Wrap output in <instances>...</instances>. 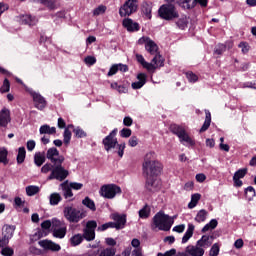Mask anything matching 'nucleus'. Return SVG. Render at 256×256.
Returning <instances> with one entry per match:
<instances>
[{"label":"nucleus","mask_w":256,"mask_h":256,"mask_svg":"<svg viewBox=\"0 0 256 256\" xmlns=\"http://www.w3.org/2000/svg\"><path fill=\"white\" fill-rule=\"evenodd\" d=\"M53 169H55V164L46 163L41 168V173L47 175V173H53Z\"/></svg>","instance_id":"49"},{"label":"nucleus","mask_w":256,"mask_h":256,"mask_svg":"<svg viewBox=\"0 0 256 256\" xmlns=\"http://www.w3.org/2000/svg\"><path fill=\"white\" fill-rule=\"evenodd\" d=\"M73 132L75 133L76 137H78L79 139L83 137H87V133H85V131H83V129L79 127L75 128Z\"/></svg>","instance_id":"60"},{"label":"nucleus","mask_w":256,"mask_h":256,"mask_svg":"<svg viewBox=\"0 0 256 256\" xmlns=\"http://www.w3.org/2000/svg\"><path fill=\"white\" fill-rule=\"evenodd\" d=\"M219 244L215 243L214 245H212L211 249H210V252H209V255L210 256H217L219 255Z\"/></svg>","instance_id":"59"},{"label":"nucleus","mask_w":256,"mask_h":256,"mask_svg":"<svg viewBox=\"0 0 256 256\" xmlns=\"http://www.w3.org/2000/svg\"><path fill=\"white\" fill-rule=\"evenodd\" d=\"M34 163L37 167H41L45 163V152H36L34 155Z\"/></svg>","instance_id":"33"},{"label":"nucleus","mask_w":256,"mask_h":256,"mask_svg":"<svg viewBox=\"0 0 256 256\" xmlns=\"http://www.w3.org/2000/svg\"><path fill=\"white\" fill-rule=\"evenodd\" d=\"M205 115L206 118L204 124L200 129V133H205V131H207V129H209V127L211 126V112H209V110H205Z\"/></svg>","instance_id":"31"},{"label":"nucleus","mask_w":256,"mask_h":256,"mask_svg":"<svg viewBox=\"0 0 256 256\" xmlns=\"http://www.w3.org/2000/svg\"><path fill=\"white\" fill-rule=\"evenodd\" d=\"M118 131L119 130L117 128L112 130L109 133V135H107L102 140V144L104 145V149H105V151H107V153H109V151H111L112 149H115L117 147V149H118L117 154L119 155V157H123L124 152H125V143L119 144V141L117 140Z\"/></svg>","instance_id":"1"},{"label":"nucleus","mask_w":256,"mask_h":256,"mask_svg":"<svg viewBox=\"0 0 256 256\" xmlns=\"http://www.w3.org/2000/svg\"><path fill=\"white\" fill-rule=\"evenodd\" d=\"M106 11H107V6L100 5L93 10V15L97 17L99 15H103V13H105Z\"/></svg>","instance_id":"52"},{"label":"nucleus","mask_w":256,"mask_h":256,"mask_svg":"<svg viewBox=\"0 0 256 256\" xmlns=\"http://www.w3.org/2000/svg\"><path fill=\"white\" fill-rule=\"evenodd\" d=\"M180 139V142L183 143L186 147H193L195 146V140H193L191 137H189V134H187V131L178 137Z\"/></svg>","instance_id":"26"},{"label":"nucleus","mask_w":256,"mask_h":256,"mask_svg":"<svg viewBox=\"0 0 256 256\" xmlns=\"http://www.w3.org/2000/svg\"><path fill=\"white\" fill-rule=\"evenodd\" d=\"M186 253L191 256H203L205 255V249L201 248V246L198 243H196L195 246H187Z\"/></svg>","instance_id":"17"},{"label":"nucleus","mask_w":256,"mask_h":256,"mask_svg":"<svg viewBox=\"0 0 256 256\" xmlns=\"http://www.w3.org/2000/svg\"><path fill=\"white\" fill-rule=\"evenodd\" d=\"M82 204L85 205V207H88L91 211H95L97 208L95 207V202L91 200V198L86 197L83 201Z\"/></svg>","instance_id":"48"},{"label":"nucleus","mask_w":256,"mask_h":256,"mask_svg":"<svg viewBox=\"0 0 256 256\" xmlns=\"http://www.w3.org/2000/svg\"><path fill=\"white\" fill-rule=\"evenodd\" d=\"M39 133L40 135H55L57 133V128L44 124L40 127Z\"/></svg>","instance_id":"27"},{"label":"nucleus","mask_w":256,"mask_h":256,"mask_svg":"<svg viewBox=\"0 0 256 256\" xmlns=\"http://www.w3.org/2000/svg\"><path fill=\"white\" fill-rule=\"evenodd\" d=\"M64 217L69 221V223H79L81 219H84L85 213L81 210L73 207V206H66L63 210Z\"/></svg>","instance_id":"4"},{"label":"nucleus","mask_w":256,"mask_h":256,"mask_svg":"<svg viewBox=\"0 0 256 256\" xmlns=\"http://www.w3.org/2000/svg\"><path fill=\"white\" fill-rule=\"evenodd\" d=\"M158 13L161 19L165 21H173L179 17V11H177V8L173 4H163L159 8Z\"/></svg>","instance_id":"3"},{"label":"nucleus","mask_w":256,"mask_h":256,"mask_svg":"<svg viewBox=\"0 0 256 256\" xmlns=\"http://www.w3.org/2000/svg\"><path fill=\"white\" fill-rule=\"evenodd\" d=\"M84 63L91 67V65H95L97 63V58H95V56H87L84 59Z\"/></svg>","instance_id":"58"},{"label":"nucleus","mask_w":256,"mask_h":256,"mask_svg":"<svg viewBox=\"0 0 256 256\" xmlns=\"http://www.w3.org/2000/svg\"><path fill=\"white\" fill-rule=\"evenodd\" d=\"M122 25L127 29V31H139V24L137 22H133L130 18L124 19Z\"/></svg>","instance_id":"23"},{"label":"nucleus","mask_w":256,"mask_h":256,"mask_svg":"<svg viewBox=\"0 0 256 256\" xmlns=\"http://www.w3.org/2000/svg\"><path fill=\"white\" fill-rule=\"evenodd\" d=\"M217 225H219L217 219H212L202 228V233H207V231H213V229L217 228Z\"/></svg>","instance_id":"36"},{"label":"nucleus","mask_w":256,"mask_h":256,"mask_svg":"<svg viewBox=\"0 0 256 256\" xmlns=\"http://www.w3.org/2000/svg\"><path fill=\"white\" fill-rule=\"evenodd\" d=\"M137 82L132 83V89H141L145 83H147V74L145 73H139L137 75Z\"/></svg>","instance_id":"24"},{"label":"nucleus","mask_w":256,"mask_h":256,"mask_svg":"<svg viewBox=\"0 0 256 256\" xmlns=\"http://www.w3.org/2000/svg\"><path fill=\"white\" fill-rule=\"evenodd\" d=\"M117 193H121V187L115 184L104 185L100 189V195L105 199H115Z\"/></svg>","instance_id":"7"},{"label":"nucleus","mask_w":256,"mask_h":256,"mask_svg":"<svg viewBox=\"0 0 256 256\" xmlns=\"http://www.w3.org/2000/svg\"><path fill=\"white\" fill-rule=\"evenodd\" d=\"M196 243L201 249H209V246L213 245V236L203 235Z\"/></svg>","instance_id":"21"},{"label":"nucleus","mask_w":256,"mask_h":256,"mask_svg":"<svg viewBox=\"0 0 256 256\" xmlns=\"http://www.w3.org/2000/svg\"><path fill=\"white\" fill-rule=\"evenodd\" d=\"M61 199V194L52 193L49 197L50 205H59V203H61Z\"/></svg>","instance_id":"44"},{"label":"nucleus","mask_w":256,"mask_h":256,"mask_svg":"<svg viewBox=\"0 0 256 256\" xmlns=\"http://www.w3.org/2000/svg\"><path fill=\"white\" fill-rule=\"evenodd\" d=\"M69 177V171L63 167V163L54 164V168L48 176V181H65Z\"/></svg>","instance_id":"6"},{"label":"nucleus","mask_w":256,"mask_h":256,"mask_svg":"<svg viewBox=\"0 0 256 256\" xmlns=\"http://www.w3.org/2000/svg\"><path fill=\"white\" fill-rule=\"evenodd\" d=\"M245 175H247V169L243 168V169L236 171L233 177L235 179H243V177H245Z\"/></svg>","instance_id":"57"},{"label":"nucleus","mask_w":256,"mask_h":256,"mask_svg":"<svg viewBox=\"0 0 256 256\" xmlns=\"http://www.w3.org/2000/svg\"><path fill=\"white\" fill-rule=\"evenodd\" d=\"M27 91L34 101V107L39 109V111H43V109L47 107V100H45V97L41 96L39 92H35L33 89H28Z\"/></svg>","instance_id":"12"},{"label":"nucleus","mask_w":256,"mask_h":256,"mask_svg":"<svg viewBox=\"0 0 256 256\" xmlns=\"http://www.w3.org/2000/svg\"><path fill=\"white\" fill-rule=\"evenodd\" d=\"M136 59L138 63H141L144 69H147V71H151L152 69H155V66L153 64H149L147 61H145V58L141 54H136Z\"/></svg>","instance_id":"32"},{"label":"nucleus","mask_w":256,"mask_h":256,"mask_svg":"<svg viewBox=\"0 0 256 256\" xmlns=\"http://www.w3.org/2000/svg\"><path fill=\"white\" fill-rule=\"evenodd\" d=\"M195 231V225L193 224H188V228L182 238V243H187L189 239L193 237V232Z\"/></svg>","instance_id":"30"},{"label":"nucleus","mask_w":256,"mask_h":256,"mask_svg":"<svg viewBox=\"0 0 256 256\" xmlns=\"http://www.w3.org/2000/svg\"><path fill=\"white\" fill-rule=\"evenodd\" d=\"M131 129L129 128H123L121 131H120V136L127 139L129 138V136L131 135Z\"/></svg>","instance_id":"64"},{"label":"nucleus","mask_w":256,"mask_h":256,"mask_svg":"<svg viewBox=\"0 0 256 256\" xmlns=\"http://www.w3.org/2000/svg\"><path fill=\"white\" fill-rule=\"evenodd\" d=\"M15 254V251L11 247H4L1 250V255L3 256H13Z\"/></svg>","instance_id":"56"},{"label":"nucleus","mask_w":256,"mask_h":256,"mask_svg":"<svg viewBox=\"0 0 256 256\" xmlns=\"http://www.w3.org/2000/svg\"><path fill=\"white\" fill-rule=\"evenodd\" d=\"M176 25L178 29H181L182 31L187 29L189 25V18H187V16H182L178 21H176Z\"/></svg>","instance_id":"35"},{"label":"nucleus","mask_w":256,"mask_h":256,"mask_svg":"<svg viewBox=\"0 0 256 256\" xmlns=\"http://www.w3.org/2000/svg\"><path fill=\"white\" fill-rule=\"evenodd\" d=\"M11 123V112L7 108L0 111V127H7Z\"/></svg>","instance_id":"18"},{"label":"nucleus","mask_w":256,"mask_h":256,"mask_svg":"<svg viewBox=\"0 0 256 256\" xmlns=\"http://www.w3.org/2000/svg\"><path fill=\"white\" fill-rule=\"evenodd\" d=\"M69 129H73V125H68L67 128H65L64 133H63V141L65 143V145H69V143H71V130Z\"/></svg>","instance_id":"38"},{"label":"nucleus","mask_w":256,"mask_h":256,"mask_svg":"<svg viewBox=\"0 0 256 256\" xmlns=\"http://www.w3.org/2000/svg\"><path fill=\"white\" fill-rule=\"evenodd\" d=\"M200 199H201V194H199V193L193 194L191 196V201L188 204V208L195 209V207H197V203H199Z\"/></svg>","instance_id":"42"},{"label":"nucleus","mask_w":256,"mask_h":256,"mask_svg":"<svg viewBox=\"0 0 256 256\" xmlns=\"http://www.w3.org/2000/svg\"><path fill=\"white\" fill-rule=\"evenodd\" d=\"M171 131L174 135H177L178 138L181 137V135H183L186 132L185 128H183V126H179V125H172Z\"/></svg>","instance_id":"45"},{"label":"nucleus","mask_w":256,"mask_h":256,"mask_svg":"<svg viewBox=\"0 0 256 256\" xmlns=\"http://www.w3.org/2000/svg\"><path fill=\"white\" fill-rule=\"evenodd\" d=\"M15 233V226L11 225H4L2 228V235L5 239H11L13 237V234Z\"/></svg>","instance_id":"25"},{"label":"nucleus","mask_w":256,"mask_h":256,"mask_svg":"<svg viewBox=\"0 0 256 256\" xmlns=\"http://www.w3.org/2000/svg\"><path fill=\"white\" fill-rule=\"evenodd\" d=\"M161 189V180L157 178H148L146 181V190L155 193Z\"/></svg>","instance_id":"15"},{"label":"nucleus","mask_w":256,"mask_h":256,"mask_svg":"<svg viewBox=\"0 0 256 256\" xmlns=\"http://www.w3.org/2000/svg\"><path fill=\"white\" fill-rule=\"evenodd\" d=\"M131 245L132 247H134V250L133 251H140V255L143 256V252L142 250L139 248L140 245H141V241H139V239L137 238H134L132 241H131Z\"/></svg>","instance_id":"55"},{"label":"nucleus","mask_w":256,"mask_h":256,"mask_svg":"<svg viewBox=\"0 0 256 256\" xmlns=\"http://www.w3.org/2000/svg\"><path fill=\"white\" fill-rule=\"evenodd\" d=\"M38 3H41V5H45V7H47L48 9H50L51 11H53V9H55V1L53 0H37Z\"/></svg>","instance_id":"50"},{"label":"nucleus","mask_w":256,"mask_h":256,"mask_svg":"<svg viewBox=\"0 0 256 256\" xmlns=\"http://www.w3.org/2000/svg\"><path fill=\"white\" fill-rule=\"evenodd\" d=\"M138 45H145V49L150 53V55H156L159 53V46H157L155 41L151 40V38L147 36L141 37L138 40Z\"/></svg>","instance_id":"10"},{"label":"nucleus","mask_w":256,"mask_h":256,"mask_svg":"<svg viewBox=\"0 0 256 256\" xmlns=\"http://www.w3.org/2000/svg\"><path fill=\"white\" fill-rule=\"evenodd\" d=\"M18 21L19 23H21L22 25H29L30 27L33 25H37V18L36 17H32L31 15H21L18 17Z\"/></svg>","instance_id":"19"},{"label":"nucleus","mask_w":256,"mask_h":256,"mask_svg":"<svg viewBox=\"0 0 256 256\" xmlns=\"http://www.w3.org/2000/svg\"><path fill=\"white\" fill-rule=\"evenodd\" d=\"M97 229V221L90 220L86 223V227L83 229V237L86 241L95 240V230Z\"/></svg>","instance_id":"11"},{"label":"nucleus","mask_w":256,"mask_h":256,"mask_svg":"<svg viewBox=\"0 0 256 256\" xmlns=\"http://www.w3.org/2000/svg\"><path fill=\"white\" fill-rule=\"evenodd\" d=\"M116 250L115 248H106L100 252L98 256H113L115 255Z\"/></svg>","instance_id":"53"},{"label":"nucleus","mask_w":256,"mask_h":256,"mask_svg":"<svg viewBox=\"0 0 256 256\" xmlns=\"http://www.w3.org/2000/svg\"><path fill=\"white\" fill-rule=\"evenodd\" d=\"M173 223L175 221L172 217L163 212H158L153 217L152 227L159 229V231H169L173 227Z\"/></svg>","instance_id":"2"},{"label":"nucleus","mask_w":256,"mask_h":256,"mask_svg":"<svg viewBox=\"0 0 256 256\" xmlns=\"http://www.w3.org/2000/svg\"><path fill=\"white\" fill-rule=\"evenodd\" d=\"M154 58L152 59V64L154 69L150 70V71H155V69H157L158 67H163L164 65V60L163 57L160 56L159 52L154 54Z\"/></svg>","instance_id":"28"},{"label":"nucleus","mask_w":256,"mask_h":256,"mask_svg":"<svg viewBox=\"0 0 256 256\" xmlns=\"http://www.w3.org/2000/svg\"><path fill=\"white\" fill-rule=\"evenodd\" d=\"M60 187L66 199L69 197H73V191H71L72 188L71 186H69V184H67V182H63L62 184H60Z\"/></svg>","instance_id":"37"},{"label":"nucleus","mask_w":256,"mask_h":256,"mask_svg":"<svg viewBox=\"0 0 256 256\" xmlns=\"http://www.w3.org/2000/svg\"><path fill=\"white\" fill-rule=\"evenodd\" d=\"M138 213L140 219H149V216L151 215V207H149V205H145Z\"/></svg>","instance_id":"40"},{"label":"nucleus","mask_w":256,"mask_h":256,"mask_svg":"<svg viewBox=\"0 0 256 256\" xmlns=\"http://www.w3.org/2000/svg\"><path fill=\"white\" fill-rule=\"evenodd\" d=\"M157 154L155 152H148L144 156L143 165H149L151 163H157Z\"/></svg>","instance_id":"29"},{"label":"nucleus","mask_w":256,"mask_h":256,"mask_svg":"<svg viewBox=\"0 0 256 256\" xmlns=\"http://www.w3.org/2000/svg\"><path fill=\"white\" fill-rule=\"evenodd\" d=\"M38 245L46 251H61V246L51 240H41Z\"/></svg>","instance_id":"16"},{"label":"nucleus","mask_w":256,"mask_h":256,"mask_svg":"<svg viewBox=\"0 0 256 256\" xmlns=\"http://www.w3.org/2000/svg\"><path fill=\"white\" fill-rule=\"evenodd\" d=\"M69 187L74 189V191H81V189H83V183L71 182Z\"/></svg>","instance_id":"61"},{"label":"nucleus","mask_w":256,"mask_h":256,"mask_svg":"<svg viewBox=\"0 0 256 256\" xmlns=\"http://www.w3.org/2000/svg\"><path fill=\"white\" fill-rule=\"evenodd\" d=\"M52 228V235L56 239H64L65 235H67V224L63 220L53 218Z\"/></svg>","instance_id":"5"},{"label":"nucleus","mask_w":256,"mask_h":256,"mask_svg":"<svg viewBox=\"0 0 256 256\" xmlns=\"http://www.w3.org/2000/svg\"><path fill=\"white\" fill-rule=\"evenodd\" d=\"M26 155H27V151L25 150V147H20L18 149L17 163L19 164L23 163V161H25Z\"/></svg>","instance_id":"47"},{"label":"nucleus","mask_w":256,"mask_h":256,"mask_svg":"<svg viewBox=\"0 0 256 256\" xmlns=\"http://www.w3.org/2000/svg\"><path fill=\"white\" fill-rule=\"evenodd\" d=\"M7 149L1 148L0 149V163H3L4 165H7L9 163V160H7Z\"/></svg>","instance_id":"51"},{"label":"nucleus","mask_w":256,"mask_h":256,"mask_svg":"<svg viewBox=\"0 0 256 256\" xmlns=\"http://www.w3.org/2000/svg\"><path fill=\"white\" fill-rule=\"evenodd\" d=\"M39 191H41V188H39V186L30 185V186L26 187V195L28 197H33V196L37 195V193H39Z\"/></svg>","instance_id":"41"},{"label":"nucleus","mask_w":256,"mask_h":256,"mask_svg":"<svg viewBox=\"0 0 256 256\" xmlns=\"http://www.w3.org/2000/svg\"><path fill=\"white\" fill-rule=\"evenodd\" d=\"M227 49H233V42L226 41L225 44H218L214 50L216 55H223L227 51Z\"/></svg>","instance_id":"22"},{"label":"nucleus","mask_w":256,"mask_h":256,"mask_svg":"<svg viewBox=\"0 0 256 256\" xmlns=\"http://www.w3.org/2000/svg\"><path fill=\"white\" fill-rule=\"evenodd\" d=\"M186 77L190 83H195L199 79V77H197V75L193 74V72H187Z\"/></svg>","instance_id":"62"},{"label":"nucleus","mask_w":256,"mask_h":256,"mask_svg":"<svg viewBox=\"0 0 256 256\" xmlns=\"http://www.w3.org/2000/svg\"><path fill=\"white\" fill-rule=\"evenodd\" d=\"M153 9V6L151 3H143L142 5V12L144 13L145 17H147V19H151V11Z\"/></svg>","instance_id":"43"},{"label":"nucleus","mask_w":256,"mask_h":256,"mask_svg":"<svg viewBox=\"0 0 256 256\" xmlns=\"http://www.w3.org/2000/svg\"><path fill=\"white\" fill-rule=\"evenodd\" d=\"M207 215H209V212H207L205 209H202L197 213L195 221L197 223H204V221L207 220Z\"/></svg>","instance_id":"39"},{"label":"nucleus","mask_w":256,"mask_h":256,"mask_svg":"<svg viewBox=\"0 0 256 256\" xmlns=\"http://www.w3.org/2000/svg\"><path fill=\"white\" fill-rule=\"evenodd\" d=\"M245 195L248 201H253L254 197L256 196L255 188H253V186H248L245 189Z\"/></svg>","instance_id":"46"},{"label":"nucleus","mask_w":256,"mask_h":256,"mask_svg":"<svg viewBox=\"0 0 256 256\" xmlns=\"http://www.w3.org/2000/svg\"><path fill=\"white\" fill-rule=\"evenodd\" d=\"M178 3L182 9H193L197 3H199L201 7H207V0H179Z\"/></svg>","instance_id":"14"},{"label":"nucleus","mask_w":256,"mask_h":256,"mask_svg":"<svg viewBox=\"0 0 256 256\" xmlns=\"http://www.w3.org/2000/svg\"><path fill=\"white\" fill-rule=\"evenodd\" d=\"M238 47L241 49V51H242V53H249V49H250V47H249V44L248 43H246V42H241L239 45H238Z\"/></svg>","instance_id":"63"},{"label":"nucleus","mask_w":256,"mask_h":256,"mask_svg":"<svg viewBox=\"0 0 256 256\" xmlns=\"http://www.w3.org/2000/svg\"><path fill=\"white\" fill-rule=\"evenodd\" d=\"M112 219L117 225V229H124L125 223H127V215L125 214H112Z\"/></svg>","instance_id":"20"},{"label":"nucleus","mask_w":256,"mask_h":256,"mask_svg":"<svg viewBox=\"0 0 256 256\" xmlns=\"http://www.w3.org/2000/svg\"><path fill=\"white\" fill-rule=\"evenodd\" d=\"M46 158L53 163V165H57L59 163H63L65 161V157L59 154V150L57 148L52 147L47 150Z\"/></svg>","instance_id":"13"},{"label":"nucleus","mask_w":256,"mask_h":256,"mask_svg":"<svg viewBox=\"0 0 256 256\" xmlns=\"http://www.w3.org/2000/svg\"><path fill=\"white\" fill-rule=\"evenodd\" d=\"M10 89H11V84L9 83L8 79H5L2 87L0 88V93H9Z\"/></svg>","instance_id":"54"},{"label":"nucleus","mask_w":256,"mask_h":256,"mask_svg":"<svg viewBox=\"0 0 256 256\" xmlns=\"http://www.w3.org/2000/svg\"><path fill=\"white\" fill-rule=\"evenodd\" d=\"M163 167L159 162H150V164H143V173L147 177H157L161 174Z\"/></svg>","instance_id":"9"},{"label":"nucleus","mask_w":256,"mask_h":256,"mask_svg":"<svg viewBox=\"0 0 256 256\" xmlns=\"http://www.w3.org/2000/svg\"><path fill=\"white\" fill-rule=\"evenodd\" d=\"M83 239H85L83 234H75L70 238V243L72 247H77V245H81V243H83Z\"/></svg>","instance_id":"34"},{"label":"nucleus","mask_w":256,"mask_h":256,"mask_svg":"<svg viewBox=\"0 0 256 256\" xmlns=\"http://www.w3.org/2000/svg\"><path fill=\"white\" fill-rule=\"evenodd\" d=\"M137 11V0H127L119 9L120 17H129Z\"/></svg>","instance_id":"8"}]
</instances>
